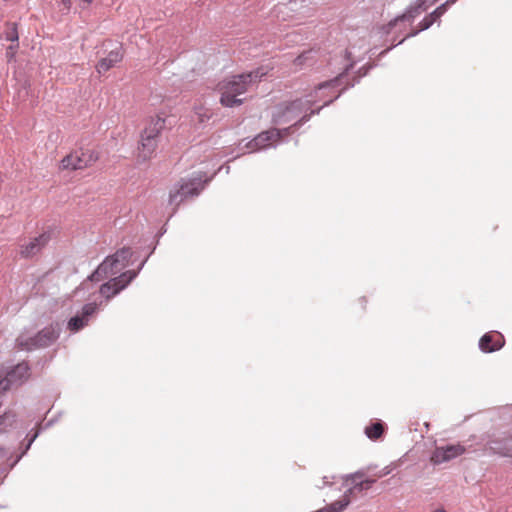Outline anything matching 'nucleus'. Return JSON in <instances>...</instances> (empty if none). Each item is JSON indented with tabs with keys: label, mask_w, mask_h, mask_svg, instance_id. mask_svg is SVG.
I'll list each match as a JSON object with an SVG mask.
<instances>
[{
	"label": "nucleus",
	"mask_w": 512,
	"mask_h": 512,
	"mask_svg": "<svg viewBox=\"0 0 512 512\" xmlns=\"http://www.w3.org/2000/svg\"><path fill=\"white\" fill-rule=\"evenodd\" d=\"M334 83H336V80L322 82L318 84L313 91L305 95L304 98H299L289 103L278 105L272 114L273 123L276 125H284L295 121V123L290 126L292 129L296 125H301L307 122L311 117L309 110L312 107V104L317 101L314 96H317L323 88Z\"/></svg>",
	"instance_id": "nucleus-1"
},
{
	"label": "nucleus",
	"mask_w": 512,
	"mask_h": 512,
	"mask_svg": "<svg viewBox=\"0 0 512 512\" xmlns=\"http://www.w3.org/2000/svg\"><path fill=\"white\" fill-rule=\"evenodd\" d=\"M194 113H195L197 121L201 124L208 121L212 115L210 110L203 106L196 107Z\"/></svg>",
	"instance_id": "nucleus-28"
},
{
	"label": "nucleus",
	"mask_w": 512,
	"mask_h": 512,
	"mask_svg": "<svg viewBox=\"0 0 512 512\" xmlns=\"http://www.w3.org/2000/svg\"><path fill=\"white\" fill-rule=\"evenodd\" d=\"M266 74L267 72L261 67L249 73L234 75L224 79L218 84V90L221 93L220 103L225 107L241 105L243 100L238 98V96L247 91L248 85L261 81Z\"/></svg>",
	"instance_id": "nucleus-2"
},
{
	"label": "nucleus",
	"mask_w": 512,
	"mask_h": 512,
	"mask_svg": "<svg viewBox=\"0 0 512 512\" xmlns=\"http://www.w3.org/2000/svg\"><path fill=\"white\" fill-rule=\"evenodd\" d=\"M350 502L349 495L344 493L342 499L325 506V509H327L326 512H341L349 505Z\"/></svg>",
	"instance_id": "nucleus-23"
},
{
	"label": "nucleus",
	"mask_w": 512,
	"mask_h": 512,
	"mask_svg": "<svg viewBox=\"0 0 512 512\" xmlns=\"http://www.w3.org/2000/svg\"><path fill=\"white\" fill-rule=\"evenodd\" d=\"M291 131V127L284 129L272 128L258 134L252 141L246 144L250 152L276 146L280 140Z\"/></svg>",
	"instance_id": "nucleus-8"
},
{
	"label": "nucleus",
	"mask_w": 512,
	"mask_h": 512,
	"mask_svg": "<svg viewBox=\"0 0 512 512\" xmlns=\"http://www.w3.org/2000/svg\"><path fill=\"white\" fill-rule=\"evenodd\" d=\"M347 60L350 61L348 65H346L343 73L338 75L337 77L333 78L332 80H336V83L329 85L326 88H323L317 96H314V98L317 100L315 103L312 104V107L310 108L309 112L312 115L318 114L320 110L331 104L334 100L338 99L341 95V92L334 93V90L342 83L344 77L349 72L351 68H353L354 64L357 62L352 56V52L349 50H346L345 52Z\"/></svg>",
	"instance_id": "nucleus-4"
},
{
	"label": "nucleus",
	"mask_w": 512,
	"mask_h": 512,
	"mask_svg": "<svg viewBox=\"0 0 512 512\" xmlns=\"http://www.w3.org/2000/svg\"><path fill=\"white\" fill-rule=\"evenodd\" d=\"M16 421V416L12 412H6L0 416V433L7 431Z\"/></svg>",
	"instance_id": "nucleus-24"
},
{
	"label": "nucleus",
	"mask_w": 512,
	"mask_h": 512,
	"mask_svg": "<svg viewBox=\"0 0 512 512\" xmlns=\"http://www.w3.org/2000/svg\"><path fill=\"white\" fill-rule=\"evenodd\" d=\"M17 48H18V43H16L15 45H10L7 48L6 57H7L8 61H11L14 58Z\"/></svg>",
	"instance_id": "nucleus-32"
},
{
	"label": "nucleus",
	"mask_w": 512,
	"mask_h": 512,
	"mask_svg": "<svg viewBox=\"0 0 512 512\" xmlns=\"http://www.w3.org/2000/svg\"><path fill=\"white\" fill-rule=\"evenodd\" d=\"M505 344L504 337L499 332H488L479 340V348L485 353L500 350Z\"/></svg>",
	"instance_id": "nucleus-16"
},
{
	"label": "nucleus",
	"mask_w": 512,
	"mask_h": 512,
	"mask_svg": "<svg viewBox=\"0 0 512 512\" xmlns=\"http://www.w3.org/2000/svg\"><path fill=\"white\" fill-rule=\"evenodd\" d=\"M434 512H446V510L444 508H438Z\"/></svg>",
	"instance_id": "nucleus-38"
},
{
	"label": "nucleus",
	"mask_w": 512,
	"mask_h": 512,
	"mask_svg": "<svg viewBox=\"0 0 512 512\" xmlns=\"http://www.w3.org/2000/svg\"><path fill=\"white\" fill-rule=\"evenodd\" d=\"M49 232H44L37 237L32 238L27 244L20 248V255L24 258H31L37 255L50 241Z\"/></svg>",
	"instance_id": "nucleus-14"
},
{
	"label": "nucleus",
	"mask_w": 512,
	"mask_h": 512,
	"mask_svg": "<svg viewBox=\"0 0 512 512\" xmlns=\"http://www.w3.org/2000/svg\"><path fill=\"white\" fill-rule=\"evenodd\" d=\"M510 410L512 411V405L510 406Z\"/></svg>",
	"instance_id": "nucleus-42"
},
{
	"label": "nucleus",
	"mask_w": 512,
	"mask_h": 512,
	"mask_svg": "<svg viewBox=\"0 0 512 512\" xmlns=\"http://www.w3.org/2000/svg\"><path fill=\"white\" fill-rule=\"evenodd\" d=\"M390 49H391V48H388V49H386V50L382 51V52L380 53V55H384V54H386Z\"/></svg>",
	"instance_id": "nucleus-39"
},
{
	"label": "nucleus",
	"mask_w": 512,
	"mask_h": 512,
	"mask_svg": "<svg viewBox=\"0 0 512 512\" xmlns=\"http://www.w3.org/2000/svg\"><path fill=\"white\" fill-rule=\"evenodd\" d=\"M364 476V473L361 471H357L354 474H350L346 477V483L348 484L351 481V487L348 488L345 493L349 495V498L356 494H361L364 490H367L364 485L363 480H359Z\"/></svg>",
	"instance_id": "nucleus-20"
},
{
	"label": "nucleus",
	"mask_w": 512,
	"mask_h": 512,
	"mask_svg": "<svg viewBox=\"0 0 512 512\" xmlns=\"http://www.w3.org/2000/svg\"><path fill=\"white\" fill-rule=\"evenodd\" d=\"M345 89H348V86H345V88L343 90H341L340 92L342 93Z\"/></svg>",
	"instance_id": "nucleus-41"
},
{
	"label": "nucleus",
	"mask_w": 512,
	"mask_h": 512,
	"mask_svg": "<svg viewBox=\"0 0 512 512\" xmlns=\"http://www.w3.org/2000/svg\"><path fill=\"white\" fill-rule=\"evenodd\" d=\"M370 68H371V66L360 68L359 71H358V74H359L358 78H361V77L367 75V73H368Z\"/></svg>",
	"instance_id": "nucleus-33"
},
{
	"label": "nucleus",
	"mask_w": 512,
	"mask_h": 512,
	"mask_svg": "<svg viewBox=\"0 0 512 512\" xmlns=\"http://www.w3.org/2000/svg\"><path fill=\"white\" fill-rule=\"evenodd\" d=\"M98 160V153L93 150H76L65 156L60 164L63 170H80L84 169Z\"/></svg>",
	"instance_id": "nucleus-9"
},
{
	"label": "nucleus",
	"mask_w": 512,
	"mask_h": 512,
	"mask_svg": "<svg viewBox=\"0 0 512 512\" xmlns=\"http://www.w3.org/2000/svg\"><path fill=\"white\" fill-rule=\"evenodd\" d=\"M487 445L494 454L512 458V435L492 438Z\"/></svg>",
	"instance_id": "nucleus-17"
},
{
	"label": "nucleus",
	"mask_w": 512,
	"mask_h": 512,
	"mask_svg": "<svg viewBox=\"0 0 512 512\" xmlns=\"http://www.w3.org/2000/svg\"><path fill=\"white\" fill-rule=\"evenodd\" d=\"M16 421V416L12 412H6L0 416V433L7 431Z\"/></svg>",
	"instance_id": "nucleus-26"
},
{
	"label": "nucleus",
	"mask_w": 512,
	"mask_h": 512,
	"mask_svg": "<svg viewBox=\"0 0 512 512\" xmlns=\"http://www.w3.org/2000/svg\"><path fill=\"white\" fill-rule=\"evenodd\" d=\"M39 432L36 431L28 440L22 452L16 456V458L10 462L11 460V452L3 447H0V473L4 474V476L20 461V459L27 453L30 449L32 443L38 437Z\"/></svg>",
	"instance_id": "nucleus-12"
},
{
	"label": "nucleus",
	"mask_w": 512,
	"mask_h": 512,
	"mask_svg": "<svg viewBox=\"0 0 512 512\" xmlns=\"http://www.w3.org/2000/svg\"><path fill=\"white\" fill-rule=\"evenodd\" d=\"M148 257H146L138 266L137 270H128L121 273L118 277H114L100 287V293L106 299H110L124 288H126L139 274L144 267Z\"/></svg>",
	"instance_id": "nucleus-7"
},
{
	"label": "nucleus",
	"mask_w": 512,
	"mask_h": 512,
	"mask_svg": "<svg viewBox=\"0 0 512 512\" xmlns=\"http://www.w3.org/2000/svg\"><path fill=\"white\" fill-rule=\"evenodd\" d=\"M97 308L96 303L85 304L82 308L81 314H77L69 319L67 329L74 333L83 329L88 325L90 318L96 313Z\"/></svg>",
	"instance_id": "nucleus-13"
},
{
	"label": "nucleus",
	"mask_w": 512,
	"mask_h": 512,
	"mask_svg": "<svg viewBox=\"0 0 512 512\" xmlns=\"http://www.w3.org/2000/svg\"><path fill=\"white\" fill-rule=\"evenodd\" d=\"M30 376V367L27 362H21L6 372V375L0 377V395L13 387L22 385Z\"/></svg>",
	"instance_id": "nucleus-10"
},
{
	"label": "nucleus",
	"mask_w": 512,
	"mask_h": 512,
	"mask_svg": "<svg viewBox=\"0 0 512 512\" xmlns=\"http://www.w3.org/2000/svg\"><path fill=\"white\" fill-rule=\"evenodd\" d=\"M225 170H226V173H229L230 167H229V166H226V167H225Z\"/></svg>",
	"instance_id": "nucleus-40"
},
{
	"label": "nucleus",
	"mask_w": 512,
	"mask_h": 512,
	"mask_svg": "<svg viewBox=\"0 0 512 512\" xmlns=\"http://www.w3.org/2000/svg\"><path fill=\"white\" fill-rule=\"evenodd\" d=\"M457 0H447L445 3L441 4L439 7H437L432 13L429 15L433 17L434 21L436 22L441 16H443L447 10L456 3Z\"/></svg>",
	"instance_id": "nucleus-27"
},
{
	"label": "nucleus",
	"mask_w": 512,
	"mask_h": 512,
	"mask_svg": "<svg viewBox=\"0 0 512 512\" xmlns=\"http://www.w3.org/2000/svg\"><path fill=\"white\" fill-rule=\"evenodd\" d=\"M16 421V416L12 412H6L0 416V433L7 431Z\"/></svg>",
	"instance_id": "nucleus-25"
},
{
	"label": "nucleus",
	"mask_w": 512,
	"mask_h": 512,
	"mask_svg": "<svg viewBox=\"0 0 512 512\" xmlns=\"http://www.w3.org/2000/svg\"><path fill=\"white\" fill-rule=\"evenodd\" d=\"M5 39L11 42L18 43L19 35L16 23H10L5 31Z\"/></svg>",
	"instance_id": "nucleus-30"
},
{
	"label": "nucleus",
	"mask_w": 512,
	"mask_h": 512,
	"mask_svg": "<svg viewBox=\"0 0 512 512\" xmlns=\"http://www.w3.org/2000/svg\"><path fill=\"white\" fill-rule=\"evenodd\" d=\"M164 127L165 119L163 117L156 116L155 118H152L146 125L141 135L151 136L152 139H157L159 141V135Z\"/></svg>",
	"instance_id": "nucleus-21"
},
{
	"label": "nucleus",
	"mask_w": 512,
	"mask_h": 512,
	"mask_svg": "<svg viewBox=\"0 0 512 512\" xmlns=\"http://www.w3.org/2000/svg\"><path fill=\"white\" fill-rule=\"evenodd\" d=\"M384 432V425L378 421L370 424L365 428V434L369 439L376 440L381 437Z\"/></svg>",
	"instance_id": "nucleus-22"
},
{
	"label": "nucleus",
	"mask_w": 512,
	"mask_h": 512,
	"mask_svg": "<svg viewBox=\"0 0 512 512\" xmlns=\"http://www.w3.org/2000/svg\"><path fill=\"white\" fill-rule=\"evenodd\" d=\"M158 140L152 139L151 136L141 135V141L139 146V157L142 160H148L152 157L158 147Z\"/></svg>",
	"instance_id": "nucleus-19"
},
{
	"label": "nucleus",
	"mask_w": 512,
	"mask_h": 512,
	"mask_svg": "<svg viewBox=\"0 0 512 512\" xmlns=\"http://www.w3.org/2000/svg\"><path fill=\"white\" fill-rule=\"evenodd\" d=\"M62 2L65 5V7L69 8V6H70V1L69 0H62Z\"/></svg>",
	"instance_id": "nucleus-37"
},
{
	"label": "nucleus",
	"mask_w": 512,
	"mask_h": 512,
	"mask_svg": "<svg viewBox=\"0 0 512 512\" xmlns=\"http://www.w3.org/2000/svg\"><path fill=\"white\" fill-rule=\"evenodd\" d=\"M315 53L316 52L314 50L304 51L302 54H300L298 57H296V59L294 60V64L296 66L302 67L308 61L313 60Z\"/></svg>",
	"instance_id": "nucleus-29"
},
{
	"label": "nucleus",
	"mask_w": 512,
	"mask_h": 512,
	"mask_svg": "<svg viewBox=\"0 0 512 512\" xmlns=\"http://www.w3.org/2000/svg\"><path fill=\"white\" fill-rule=\"evenodd\" d=\"M363 482H364V485L366 486V488L368 490L375 483V479H365V480H363Z\"/></svg>",
	"instance_id": "nucleus-34"
},
{
	"label": "nucleus",
	"mask_w": 512,
	"mask_h": 512,
	"mask_svg": "<svg viewBox=\"0 0 512 512\" xmlns=\"http://www.w3.org/2000/svg\"><path fill=\"white\" fill-rule=\"evenodd\" d=\"M133 252L130 248H121L108 256L88 277L89 281H100L108 275H115L129 266Z\"/></svg>",
	"instance_id": "nucleus-3"
},
{
	"label": "nucleus",
	"mask_w": 512,
	"mask_h": 512,
	"mask_svg": "<svg viewBox=\"0 0 512 512\" xmlns=\"http://www.w3.org/2000/svg\"><path fill=\"white\" fill-rule=\"evenodd\" d=\"M435 1L436 0H418L419 3L416 7H410L404 14L390 21L385 27V33H390L392 28L400 21H412L421 10H426L427 6L433 4Z\"/></svg>",
	"instance_id": "nucleus-15"
},
{
	"label": "nucleus",
	"mask_w": 512,
	"mask_h": 512,
	"mask_svg": "<svg viewBox=\"0 0 512 512\" xmlns=\"http://www.w3.org/2000/svg\"><path fill=\"white\" fill-rule=\"evenodd\" d=\"M363 482H364V485L366 486V488L368 490L375 483V479H365V480H363Z\"/></svg>",
	"instance_id": "nucleus-35"
},
{
	"label": "nucleus",
	"mask_w": 512,
	"mask_h": 512,
	"mask_svg": "<svg viewBox=\"0 0 512 512\" xmlns=\"http://www.w3.org/2000/svg\"><path fill=\"white\" fill-rule=\"evenodd\" d=\"M60 329L58 325H50L43 328L32 337L22 334L16 339V344L20 349L33 350L45 348L52 345L59 337Z\"/></svg>",
	"instance_id": "nucleus-6"
},
{
	"label": "nucleus",
	"mask_w": 512,
	"mask_h": 512,
	"mask_svg": "<svg viewBox=\"0 0 512 512\" xmlns=\"http://www.w3.org/2000/svg\"><path fill=\"white\" fill-rule=\"evenodd\" d=\"M465 451L461 444L437 446L431 454L430 461L433 465H440L463 455Z\"/></svg>",
	"instance_id": "nucleus-11"
},
{
	"label": "nucleus",
	"mask_w": 512,
	"mask_h": 512,
	"mask_svg": "<svg viewBox=\"0 0 512 512\" xmlns=\"http://www.w3.org/2000/svg\"><path fill=\"white\" fill-rule=\"evenodd\" d=\"M123 58L122 47L118 45L114 49H112L108 55L99 60L96 68L97 71L101 73L107 72L109 69L114 67L117 63H119Z\"/></svg>",
	"instance_id": "nucleus-18"
},
{
	"label": "nucleus",
	"mask_w": 512,
	"mask_h": 512,
	"mask_svg": "<svg viewBox=\"0 0 512 512\" xmlns=\"http://www.w3.org/2000/svg\"><path fill=\"white\" fill-rule=\"evenodd\" d=\"M204 176L205 174L199 173L197 176L189 179H182L179 186L170 192V204L178 206L186 198L198 196L205 185L212 179V177L204 179Z\"/></svg>",
	"instance_id": "nucleus-5"
},
{
	"label": "nucleus",
	"mask_w": 512,
	"mask_h": 512,
	"mask_svg": "<svg viewBox=\"0 0 512 512\" xmlns=\"http://www.w3.org/2000/svg\"><path fill=\"white\" fill-rule=\"evenodd\" d=\"M435 23L433 17H431L430 15L426 16L420 23H419V26L420 28L416 31H413L411 33H409L407 35V37H412V36H415L418 34V32L420 31H424V30H427L428 28H430L433 24Z\"/></svg>",
	"instance_id": "nucleus-31"
},
{
	"label": "nucleus",
	"mask_w": 512,
	"mask_h": 512,
	"mask_svg": "<svg viewBox=\"0 0 512 512\" xmlns=\"http://www.w3.org/2000/svg\"><path fill=\"white\" fill-rule=\"evenodd\" d=\"M390 473V469L389 467H385L380 473H379V477H382V476H386Z\"/></svg>",
	"instance_id": "nucleus-36"
}]
</instances>
